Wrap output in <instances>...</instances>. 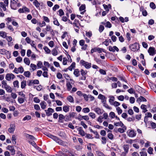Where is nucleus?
I'll return each mask as SVG.
<instances>
[{"label":"nucleus","mask_w":156,"mask_h":156,"mask_svg":"<svg viewBox=\"0 0 156 156\" xmlns=\"http://www.w3.org/2000/svg\"><path fill=\"white\" fill-rule=\"evenodd\" d=\"M46 135L52 139L54 140L55 141L56 143H58L59 144L62 145H65V143L57 136L49 133Z\"/></svg>","instance_id":"nucleus-1"},{"label":"nucleus","mask_w":156,"mask_h":156,"mask_svg":"<svg viewBox=\"0 0 156 156\" xmlns=\"http://www.w3.org/2000/svg\"><path fill=\"white\" fill-rule=\"evenodd\" d=\"M129 47L131 50L133 51H137L140 48L139 44L136 42L130 45Z\"/></svg>","instance_id":"nucleus-2"},{"label":"nucleus","mask_w":156,"mask_h":156,"mask_svg":"<svg viewBox=\"0 0 156 156\" xmlns=\"http://www.w3.org/2000/svg\"><path fill=\"white\" fill-rule=\"evenodd\" d=\"M18 0H11L10 6L13 9H16L19 6V3H17Z\"/></svg>","instance_id":"nucleus-3"},{"label":"nucleus","mask_w":156,"mask_h":156,"mask_svg":"<svg viewBox=\"0 0 156 156\" xmlns=\"http://www.w3.org/2000/svg\"><path fill=\"white\" fill-rule=\"evenodd\" d=\"M80 62L82 65L84 66L86 69H89L91 67V64L90 63L85 62L83 60L80 61Z\"/></svg>","instance_id":"nucleus-4"},{"label":"nucleus","mask_w":156,"mask_h":156,"mask_svg":"<svg viewBox=\"0 0 156 156\" xmlns=\"http://www.w3.org/2000/svg\"><path fill=\"white\" fill-rule=\"evenodd\" d=\"M127 133L128 136L129 137H133L136 136V133L133 130H128Z\"/></svg>","instance_id":"nucleus-5"},{"label":"nucleus","mask_w":156,"mask_h":156,"mask_svg":"<svg viewBox=\"0 0 156 156\" xmlns=\"http://www.w3.org/2000/svg\"><path fill=\"white\" fill-rule=\"evenodd\" d=\"M15 77V75L12 73H7L5 76V79L9 81H10L11 79H14Z\"/></svg>","instance_id":"nucleus-6"},{"label":"nucleus","mask_w":156,"mask_h":156,"mask_svg":"<svg viewBox=\"0 0 156 156\" xmlns=\"http://www.w3.org/2000/svg\"><path fill=\"white\" fill-rule=\"evenodd\" d=\"M80 72L82 76L80 78V79L81 80H85L86 79V75L87 73V71H85L83 69H81Z\"/></svg>","instance_id":"nucleus-7"},{"label":"nucleus","mask_w":156,"mask_h":156,"mask_svg":"<svg viewBox=\"0 0 156 156\" xmlns=\"http://www.w3.org/2000/svg\"><path fill=\"white\" fill-rule=\"evenodd\" d=\"M6 148L7 150L11 151L12 155H14L15 154V150L14 149L13 146L9 145L7 146Z\"/></svg>","instance_id":"nucleus-8"},{"label":"nucleus","mask_w":156,"mask_h":156,"mask_svg":"<svg viewBox=\"0 0 156 156\" xmlns=\"http://www.w3.org/2000/svg\"><path fill=\"white\" fill-rule=\"evenodd\" d=\"M15 124H11L10 128L8 129V131L11 133H13L15 129Z\"/></svg>","instance_id":"nucleus-9"},{"label":"nucleus","mask_w":156,"mask_h":156,"mask_svg":"<svg viewBox=\"0 0 156 156\" xmlns=\"http://www.w3.org/2000/svg\"><path fill=\"white\" fill-rule=\"evenodd\" d=\"M46 114L48 116H50L52 115V113L54 112V109L52 108H48V110H45Z\"/></svg>","instance_id":"nucleus-10"},{"label":"nucleus","mask_w":156,"mask_h":156,"mask_svg":"<svg viewBox=\"0 0 156 156\" xmlns=\"http://www.w3.org/2000/svg\"><path fill=\"white\" fill-rule=\"evenodd\" d=\"M45 30L47 31H49L52 36L55 35V33L53 30L51 28V27L49 25H48L46 26Z\"/></svg>","instance_id":"nucleus-11"},{"label":"nucleus","mask_w":156,"mask_h":156,"mask_svg":"<svg viewBox=\"0 0 156 156\" xmlns=\"http://www.w3.org/2000/svg\"><path fill=\"white\" fill-rule=\"evenodd\" d=\"M148 52L150 55H154L155 54V48L153 47H150L149 48Z\"/></svg>","instance_id":"nucleus-12"},{"label":"nucleus","mask_w":156,"mask_h":156,"mask_svg":"<svg viewBox=\"0 0 156 156\" xmlns=\"http://www.w3.org/2000/svg\"><path fill=\"white\" fill-rule=\"evenodd\" d=\"M98 98L101 100V102L102 103L104 102H106V98L103 95L99 94L98 96Z\"/></svg>","instance_id":"nucleus-13"},{"label":"nucleus","mask_w":156,"mask_h":156,"mask_svg":"<svg viewBox=\"0 0 156 156\" xmlns=\"http://www.w3.org/2000/svg\"><path fill=\"white\" fill-rule=\"evenodd\" d=\"M108 48L109 50L112 52H114L115 51H118L119 50L118 48L116 46H114L113 47H112L111 46H109L108 47Z\"/></svg>","instance_id":"nucleus-14"},{"label":"nucleus","mask_w":156,"mask_h":156,"mask_svg":"<svg viewBox=\"0 0 156 156\" xmlns=\"http://www.w3.org/2000/svg\"><path fill=\"white\" fill-rule=\"evenodd\" d=\"M94 111L98 114H101L102 113V110L99 108H96L94 109Z\"/></svg>","instance_id":"nucleus-15"},{"label":"nucleus","mask_w":156,"mask_h":156,"mask_svg":"<svg viewBox=\"0 0 156 156\" xmlns=\"http://www.w3.org/2000/svg\"><path fill=\"white\" fill-rule=\"evenodd\" d=\"M121 127H122V128H119L118 129V131L121 133H123L125 132V130L126 129V127L125 126Z\"/></svg>","instance_id":"nucleus-16"},{"label":"nucleus","mask_w":156,"mask_h":156,"mask_svg":"<svg viewBox=\"0 0 156 156\" xmlns=\"http://www.w3.org/2000/svg\"><path fill=\"white\" fill-rule=\"evenodd\" d=\"M73 74L76 77H78L80 75V71L78 69H75L73 72Z\"/></svg>","instance_id":"nucleus-17"},{"label":"nucleus","mask_w":156,"mask_h":156,"mask_svg":"<svg viewBox=\"0 0 156 156\" xmlns=\"http://www.w3.org/2000/svg\"><path fill=\"white\" fill-rule=\"evenodd\" d=\"M78 130L79 131V133L82 136H85V133L84 131L82 129V127H80L78 128Z\"/></svg>","instance_id":"nucleus-18"},{"label":"nucleus","mask_w":156,"mask_h":156,"mask_svg":"<svg viewBox=\"0 0 156 156\" xmlns=\"http://www.w3.org/2000/svg\"><path fill=\"white\" fill-rule=\"evenodd\" d=\"M40 105L42 109H44L46 108V103L45 101L41 102L40 103Z\"/></svg>","instance_id":"nucleus-19"},{"label":"nucleus","mask_w":156,"mask_h":156,"mask_svg":"<svg viewBox=\"0 0 156 156\" xmlns=\"http://www.w3.org/2000/svg\"><path fill=\"white\" fill-rule=\"evenodd\" d=\"M101 23L105 25L106 27L110 28L112 27V24L109 21H108L106 23L102 22Z\"/></svg>","instance_id":"nucleus-20"},{"label":"nucleus","mask_w":156,"mask_h":156,"mask_svg":"<svg viewBox=\"0 0 156 156\" xmlns=\"http://www.w3.org/2000/svg\"><path fill=\"white\" fill-rule=\"evenodd\" d=\"M4 88L5 89L7 92L11 93L12 91V88L9 85L7 86L6 87H5Z\"/></svg>","instance_id":"nucleus-21"},{"label":"nucleus","mask_w":156,"mask_h":156,"mask_svg":"<svg viewBox=\"0 0 156 156\" xmlns=\"http://www.w3.org/2000/svg\"><path fill=\"white\" fill-rule=\"evenodd\" d=\"M0 7L2 8L3 9V10L4 11H5L6 10V6H7L6 5H5L4 3L2 2H0Z\"/></svg>","instance_id":"nucleus-22"},{"label":"nucleus","mask_w":156,"mask_h":156,"mask_svg":"<svg viewBox=\"0 0 156 156\" xmlns=\"http://www.w3.org/2000/svg\"><path fill=\"white\" fill-rule=\"evenodd\" d=\"M71 83H73L72 82L71 83L68 82L66 83V85L67 87V89L69 91L72 88V85Z\"/></svg>","instance_id":"nucleus-23"},{"label":"nucleus","mask_w":156,"mask_h":156,"mask_svg":"<svg viewBox=\"0 0 156 156\" xmlns=\"http://www.w3.org/2000/svg\"><path fill=\"white\" fill-rule=\"evenodd\" d=\"M7 33L4 31H0V36L2 38H5L6 37Z\"/></svg>","instance_id":"nucleus-24"},{"label":"nucleus","mask_w":156,"mask_h":156,"mask_svg":"<svg viewBox=\"0 0 156 156\" xmlns=\"http://www.w3.org/2000/svg\"><path fill=\"white\" fill-rule=\"evenodd\" d=\"M114 125L116 126H120L121 127L124 126L121 121H120L119 122H114Z\"/></svg>","instance_id":"nucleus-25"},{"label":"nucleus","mask_w":156,"mask_h":156,"mask_svg":"<svg viewBox=\"0 0 156 156\" xmlns=\"http://www.w3.org/2000/svg\"><path fill=\"white\" fill-rule=\"evenodd\" d=\"M90 131L91 132L93 133L96 136H95V138H99V135L98 133V132L96 131H94L92 129H90Z\"/></svg>","instance_id":"nucleus-26"},{"label":"nucleus","mask_w":156,"mask_h":156,"mask_svg":"<svg viewBox=\"0 0 156 156\" xmlns=\"http://www.w3.org/2000/svg\"><path fill=\"white\" fill-rule=\"evenodd\" d=\"M24 62L27 65H29L30 64V61L29 58H25L24 59Z\"/></svg>","instance_id":"nucleus-27"},{"label":"nucleus","mask_w":156,"mask_h":156,"mask_svg":"<svg viewBox=\"0 0 156 156\" xmlns=\"http://www.w3.org/2000/svg\"><path fill=\"white\" fill-rule=\"evenodd\" d=\"M129 146L128 144H124L123 145V149L124 151L128 152L129 149Z\"/></svg>","instance_id":"nucleus-28"},{"label":"nucleus","mask_w":156,"mask_h":156,"mask_svg":"<svg viewBox=\"0 0 156 156\" xmlns=\"http://www.w3.org/2000/svg\"><path fill=\"white\" fill-rule=\"evenodd\" d=\"M63 110L64 112H68L69 111V106L66 105L64 106L63 107Z\"/></svg>","instance_id":"nucleus-29"},{"label":"nucleus","mask_w":156,"mask_h":156,"mask_svg":"<svg viewBox=\"0 0 156 156\" xmlns=\"http://www.w3.org/2000/svg\"><path fill=\"white\" fill-rule=\"evenodd\" d=\"M59 116L58 121L60 122H62V120L65 119V116L62 114H60Z\"/></svg>","instance_id":"nucleus-30"},{"label":"nucleus","mask_w":156,"mask_h":156,"mask_svg":"<svg viewBox=\"0 0 156 156\" xmlns=\"http://www.w3.org/2000/svg\"><path fill=\"white\" fill-rule=\"evenodd\" d=\"M67 100L71 103L74 102V99L71 96H68L67 98Z\"/></svg>","instance_id":"nucleus-31"},{"label":"nucleus","mask_w":156,"mask_h":156,"mask_svg":"<svg viewBox=\"0 0 156 156\" xmlns=\"http://www.w3.org/2000/svg\"><path fill=\"white\" fill-rule=\"evenodd\" d=\"M75 62H73L71 66L68 68V69L70 71H72V69L75 67Z\"/></svg>","instance_id":"nucleus-32"},{"label":"nucleus","mask_w":156,"mask_h":156,"mask_svg":"<svg viewBox=\"0 0 156 156\" xmlns=\"http://www.w3.org/2000/svg\"><path fill=\"white\" fill-rule=\"evenodd\" d=\"M2 87L3 88H5V87H6L7 86H8L7 84V82L5 80H3L2 82Z\"/></svg>","instance_id":"nucleus-33"},{"label":"nucleus","mask_w":156,"mask_h":156,"mask_svg":"<svg viewBox=\"0 0 156 156\" xmlns=\"http://www.w3.org/2000/svg\"><path fill=\"white\" fill-rule=\"evenodd\" d=\"M96 153L97 156H105L102 152L99 151H96Z\"/></svg>","instance_id":"nucleus-34"},{"label":"nucleus","mask_w":156,"mask_h":156,"mask_svg":"<svg viewBox=\"0 0 156 156\" xmlns=\"http://www.w3.org/2000/svg\"><path fill=\"white\" fill-rule=\"evenodd\" d=\"M33 4L37 8L39 7L40 4L37 0H35L33 2Z\"/></svg>","instance_id":"nucleus-35"},{"label":"nucleus","mask_w":156,"mask_h":156,"mask_svg":"<svg viewBox=\"0 0 156 156\" xmlns=\"http://www.w3.org/2000/svg\"><path fill=\"white\" fill-rule=\"evenodd\" d=\"M51 53L54 56H56L58 54V51L56 48L53 49L52 50Z\"/></svg>","instance_id":"nucleus-36"},{"label":"nucleus","mask_w":156,"mask_h":156,"mask_svg":"<svg viewBox=\"0 0 156 156\" xmlns=\"http://www.w3.org/2000/svg\"><path fill=\"white\" fill-rule=\"evenodd\" d=\"M12 141L13 144H16V137L14 135H13L12 136Z\"/></svg>","instance_id":"nucleus-37"},{"label":"nucleus","mask_w":156,"mask_h":156,"mask_svg":"<svg viewBox=\"0 0 156 156\" xmlns=\"http://www.w3.org/2000/svg\"><path fill=\"white\" fill-rule=\"evenodd\" d=\"M26 86V80H23L21 82V88L22 89L25 88Z\"/></svg>","instance_id":"nucleus-38"},{"label":"nucleus","mask_w":156,"mask_h":156,"mask_svg":"<svg viewBox=\"0 0 156 156\" xmlns=\"http://www.w3.org/2000/svg\"><path fill=\"white\" fill-rule=\"evenodd\" d=\"M110 98L109 100V102L110 103V104L111 105H112V104L114 102V101L115 100V98L113 96H111L110 97Z\"/></svg>","instance_id":"nucleus-39"},{"label":"nucleus","mask_w":156,"mask_h":156,"mask_svg":"<svg viewBox=\"0 0 156 156\" xmlns=\"http://www.w3.org/2000/svg\"><path fill=\"white\" fill-rule=\"evenodd\" d=\"M13 84L14 87L17 88L19 87V83L18 80L14 81L13 83Z\"/></svg>","instance_id":"nucleus-40"},{"label":"nucleus","mask_w":156,"mask_h":156,"mask_svg":"<svg viewBox=\"0 0 156 156\" xmlns=\"http://www.w3.org/2000/svg\"><path fill=\"white\" fill-rule=\"evenodd\" d=\"M53 20H54L53 21L54 24L55 25L57 26H59L60 25V24H59V22H58L57 19L55 18H54Z\"/></svg>","instance_id":"nucleus-41"},{"label":"nucleus","mask_w":156,"mask_h":156,"mask_svg":"<svg viewBox=\"0 0 156 156\" xmlns=\"http://www.w3.org/2000/svg\"><path fill=\"white\" fill-rule=\"evenodd\" d=\"M23 74L26 77H29L31 73L29 71H27L24 72Z\"/></svg>","instance_id":"nucleus-42"},{"label":"nucleus","mask_w":156,"mask_h":156,"mask_svg":"<svg viewBox=\"0 0 156 156\" xmlns=\"http://www.w3.org/2000/svg\"><path fill=\"white\" fill-rule=\"evenodd\" d=\"M31 118V116L29 115H27L23 119V121H25V120H29Z\"/></svg>","instance_id":"nucleus-43"},{"label":"nucleus","mask_w":156,"mask_h":156,"mask_svg":"<svg viewBox=\"0 0 156 156\" xmlns=\"http://www.w3.org/2000/svg\"><path fill=\"white\" fill-rule=\"evenodd\" d=\"M94 144L89 143V144L87 145V149H88L90 152L92 151V149L91 148V145H94Z\"/></svg>","instance_id":"nucleus-44"},{"label":"nucleus","mask_w":156,"mask_h":156,"mask_svg":"<svg viewBox=\"0 0 156 156\" xmlns=\"http://www.w3.org/2000/svg\"><path fill=\"white\" fill-rule=\"evenodd\" d=\"M90 111L89 108L88 107L84 108L82 109V111L85 113H88Z\"/></svg>","instance_id":"nucleus-45"},{"label":"nucleus","mask_w":156,"mask_h":156,"mask_svg":"<svg viewBox=\"0 0 156 156\" xmlns=\"http://www.w3.org/2000/svg\"><path fill=\"white\" fill-rule=\"evenodd\" d=\"M6 39L7 41H8V45H9V43L12 40V37L10 36H7L6 37Z\"/></svg>","instance_id":"nucleus-46"},{"label":"nucleus","mask_w":156,"mask_h":156,"mask_svg":"<svg viewBox=\"0 0 156 156\" xmlns=\"http://www.w3.org/2000/svg\"><path fill=\"white\" fill-rule=\"evenodd\" d=\"M30 67L32 68L33 71H34L37 69L36 66L33 64H31L30 65Z\"/></svg>","instance_id":"nucleus-47"},{"label":"nucleus","mask_w":156,"mask_h":156,"mask_svg":"<svg viewBox=\"0 0 156 156\" xmlns=\"http://www.w3.org/2000/svg\"><path fill=\"white\" fill-rule=\"evenodd\" d=\"M8 52V51L6 50L5 49H2L0 50V53L2 55L5 54L6 52Z\"/></svg>","instance_id":"nucleus-48"},{"label":"nucleus","mask_w":156,"mask_h":156,"mask_svg":"<svg viewBox=\"0 0 156 156\" xmlns=\"http://www.w3.org/2000/svg\"><path fill=\"white\" fill-rule=\"evenodd\" d=\"M34 88H35L37 90L39 91H40L42 88V86L41 85L35 86Z\"/></svg>","instance_id":"nucleus-49"},{"label":"nucleus","mask_w":156,"mask_h":156,"mask_svg":"<svg viewBox=\"0 0 156 156\" xmlns=\"http://www.w3.org/2000/svg\"><path fill=\"white\" fill-rule=\"evenodd\" d=\"M118 114L119 115L121 114L122 112V110L119 107H118L116 108Z\"/></svg>","instance_id":"nucleus-50"},{"label":"nucleus","mask_w":156,"mask_h":156,"mask_svg":"<svg viewBox=\"0 0 156 156\" xmlns=\"http://www.w3.org/2000/svg\"><path fill=\"white\" fill-rule=\"evenodd\" d=\"M120 103L117 101H115L112 104V105H113L114 106L116 107L120 105Z\"/></svg>","instance_id":"nucleus-51"},{"label":"nucleus","mask_w":156,"mask_h":156,"mask_svg":"<svg viewBox=\"0 0 156 156\" xmlns=\"http://www.w3.org/2000/svg\"><path fill=\"white\" fill-rule=\"evenodd\" d=\"M85 136L87 139H93V138L92 136L89 134L85 133Z\"/></svg>","instance_id":"nucleus-52"},{"label":"nucleus","mask_w":156,"mask_h":156,"mask_svg":"<svg viewBox=\"0 0 156 156\" xmlns=\"http://www.w3.org/2000/svg\"><path fill=\"white\" fill-rule=\"evenodd\" d=\"M150 7L153 9H155L156 8L155 5L153 2H151L150 3Z\"/></svg>","instance_id":"nucleus-53"},{"label":"nucleus","mask_w":156,"mask_h":156,"mask_svg":"<svg viewBox=\"0 0 156 156\" xmlns=\"http://www.w3.org/2000/svg\"><path fill=\"white\" fill-rule=\"evenodd\" d=\"M19 73H22L24 71V69L22 66H20L18 68Z\"/></svg>","instance_id":"nucleus-54"},{"label":"nucleus","mask_w":156,"mask_h":156,"mask_svg":"<svg viewBox=\"0 0 156 156\" xmlns=\"http://www.w3.org/2000/svg\"><path fill=\"white\" fill-rule=\"evenodd\" d=\"M44 49L47 53H49L51 51L50 50L47 46H44Z\"/></svg>","instance_id":"nucleus-55"},{"label":"nucleus","mask_w":156,"mask_h":156,"mask_svg":"<svg viewBox=\"0 0 156 156\" xmlns=\"http://www.w3.org/2000/svg\"><path fill=\"white\" fill-rule=\"evenodd\" d=\"M117 98L119 100L122 101L124 100V97L123 95H121L118 96Z\"/></svg>","instance_id":"nucleus-56"},{"label":"nucleus","mask_w":156,"mask_h":156,"mask_svg":"<svg viewBox=\"0 0 156 156\" xmlns=\"http://www.w3.org/2000/svg\"><path fill=\"white\" fill-rule=\"evenodd\" d=\"M104 29V27L102 25H100L99 27V30L100 33H101Z\"/></svg>","instance_id":"nucleus-57"},{"label":"nucleus","mask_w":156,"mask_h":156,"mask_svg":"<svg viewBox=\"0 0 156 156\" xmlns=\"http://www.w3.org/2000/svg\"><path fill=\"white\" fill-rule=\"evenodd\" d=\"M135 101V99L133 97H130L129 98V102L131 104L134 103Z\"/></svg>","instance_id":"nucleus-58"},{"label":"nucleus","mask_w":156,"mask_h":156,"mask_svg":"<svg viewBox=\"0 0 156 156\" xmlns=\"http://www.w3.org/2000/svg\"><path fill=\"white\" fill-rule=\"evenodd\" d=\"M108 137L110 140H112L113 138V135L111 133H109L108 134Z\"/></svg>","instance_id":"nucleus-59"},{"label":"nucleus","mask_w":156,"mask_h":156,"mask_svg":"<svg viewBox=\"0 0 156 156\" xmlns=\"http://www.w3.org/2000/svg\"><path fill=\"white\" fill-rule=\"evenodd\" d=\"M89 115L92 119L95 118L96 115L95 114L92 112H90L89 114Z\"/></svg>","instance_id":"nucleus-60"},{"label":"nucleus","mask_w":156,"mask_h":156,"mask_svg":"<svg viewBox=\"0 0 156 156\" xmlns=\"http://www.w3.org/2000/svg\"><path fill=\"white\" fill-rule=\"evenodd\" d=\"M59 6L58 5L56 4L53 7V10L55 11L56 9H58L59 8Z\"/></svg>","instance_id":"nucleus-61"},{"label":"nucleus","mask_w":156,"mask_h":156,"mask_svg":"<svg viewBox=\"0 0 156 156\" xmlns=\"http://www.w3.org/2000/svg\"><path fill=\"white\" fill-rule=\"evenodd\" d=\"M24 101V100L23 98L19 97L18 98V101L20 103H23Z\"/></svg>","instance_id":"nucleus-62"},{"label":"nucleus","mask_w":156,"mask_h":156,"mask_svg":"<svg viewBox=\"0 0 156 156\" xmlns=\"http://www.w3.org/2000/svg\"><path fill=\"white\" fill-rule=\"evenodd\" d=\"M153 149L152 147H149L147 150V152L150 154H153Z\"/></svg>","instance_id":"nucleus-63"},{"label":"nucleus","mask_w":156,"mask_h":156,"mask_svg":"<svg viewBox=\"0 0 156 156\" xmlns=\"http://www.w3.org/2000/svg\"><path fill=\"white\" fill-rule=\"evenodd\" d=\"M57 156H67L66 154L63 153L61 151H59L58 152Z\"/></svg>","instance_id":"nucleus-64"}]
</instances>
